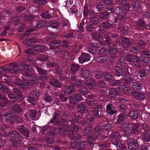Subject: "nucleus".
<instances>
[{
    "mask_svg": "<svg viewBox=\"0 0 150 150\" xmlns=\"http://www.w3.org/2000/svg\"><path fill=\"white\" fill-rule=\"evenodd\" d=\"M34 50L38 52H42L44 51L45 47L41 45H37L34 46Z\"/></svg>",
    "mask_w": 150,
    "mask_h": 150,
    "instance_id": "55",
    "label": "nucleus"
},
{
    "mask_svg": "<svg viewBox=\"0 0 150 150\" xmlns=\"http://www.w3.org/2000/svg\"><path fill=\"white\" fill-rule=\"evenodd\" d=\"M128 146V150H137L139 146L137 141L132 139L128 140L127 142Z\"/></svg>",
    "mask_w": 150,
    "mask_h": 150,
    "instance_id": "9",
    "label": "nucleus"
},
{
    "mask_svg": "<svg viewBox=\"0 0 150 150\" xmlns=\"http://www.w3.org/2000/svg\"><path fill=\"white\" fill-rule=\"evenodd\" d=\"M128 116L131 119L136 120L138 117V112L135 110H132L128 112Z\"/></svg>",
    "mask_w": 150,
    "mask_h": 150,
    "instance_id": "40",
    "label": "nucleus"
},
{
    "mask_svg": "<svg viewBox=\"0 0 150 150\" xmlns=\"http://www.w3.org/2000/svg\"><path fill=\"white\" fill-rule=\"evenodd\" d=\"M8 134L10 137L13 138L16 141H18L22 139L21 135L16 131H9Z\"/></svg>",
    "mask_w": 150,
    "mask_h": 150,
    "instance_id": "15",
    "label": "nucleus"
},
{
    "mask_svg": "<svg viewBox=\"0 0 150 150\" xmlns=\"http://www.w3.org/2000/svg\"><path fill=\"white\" fill-rule=\"evenodd\" d=\"M80 68V65L75 63H73L70 66V70L73 73H76L79 70Z\"/></svg>",
    "mask_w": 150,
    "mask_h": 150,
    "instance_id": "45",
    "label": "nucleus"
},
{
    "mask_svg": "<svg viewBox=\"0 0 150 150\" xmlns=\"http://www.w3.org/2000/svg\"><path fill=\"white\" fill-rule=\"evenodd\" d=\"M117 89L120 92L125 94L129 93L130 88L126 85L122 83L118 86Z\"/></svg>",
    "mask_w": 150,
    "mask_h": 150,
    "instance_id": "16",
    "label": "nucleus"
},
{
    "mask_svg": "<svg viewBox=\"0 0 150 150\" xmlns=\"http://www.w3.org/2000/svg\"><path fill=\"white\" fill-rule=\"evenodd\" d=\"M130 4L132 7V10L134 12L138 11L140 8V4L139 1L137 0H133L131 1Z\"/></svg>",
    "mask_w": 150,
    "mask_h": 150,
    "instance_id": "18",
    "label": "nucleus"
},
{
    "mask_svg": "<svg viewBox=\"0 0 150 150\" xmlns=\"http://www.w3.org/2000/svg\"><path fill=\"white\" fill-rule=\"evenodd\" d=\"M94 120L95 118L94 116L91 115L90 117H88L86 121L85 120H83L80 122V123L81 125L83 126L87 125V123L92 124L93 123Z\"/></svg>",
    "mask_w": 150,
    "mask_h": 150,
    "instance_id": "31",
    "label": "nucleus"
},
{
    "mask_svg": "<svg viewBox=\"0 0 150 150\" xmlns=\"http://www.w3.org/2000/svg\"><path fill=\"white\" fill-rule=\"evenodd\" d=\"M102 110V106L100 105L96 106L93 110L94 116L98 118H101L102 117L101 115Z\"/></svg>",
    "mask_w": 150,
    "mask_h": 150,
    "instance_id": "22",
    "label": "nucleus"
},
{
    "mask_svg": "<svg viewBox=\"0 0 150 150\" xmlns=\"http://www.w3.org/2000/svg\"><path fill=\"white\" fill-rule=\"evenodd\" d=\"M86 108V104L83 102L78 104L77 106L78 111L82 114L85 112Z\"/></svg>",
    "mask_w": 150,
    "mask_h": 150,
    "instance_id": "30",
    "label": "nucleus"
},
{
    "mask_svg": "<svg viewBox=\"0 0 150 150\" xmlns=\"http://www.w3.org/2000/svg\"><path fill=\"white\" fill-rule=\"evenodd\" d=\"M79 129V127L77 125H74L72 126L70 128V131L69 132V137H72L73 136V134L74 133L76 132Z\"/></svg>",
    "mask_w": 150,
    "mask_h": 150,
    "instance_id": "51",
    "label": "nucleus"
},
{
    "mask_svg": "<svg viewBox=\"0 0 150 150\" xmlns=\"http://www.w3.org/2000/svg\"><path fill=\"white\" fill-rule=\"evenodd\" d=\"M89 18L91 24L94 25H98L99 23V18L96 16L90 15Z\"/></svg>",
    "mask_w": 150,
    "mask_h": 150,
    "instance_id": "35",
    "label": "nucleus"
},
{
    "mask_svg": "<svg viewBox=\"0 0 150 150\" xmlns=\"http://www.w3.org/2000/svg\"><path fill=\"white\" fill-rule=\"evenodd\" d=\"M69 102L72 104H75L79 101L83 100L82 95L76 93H74L69 96Z\"/></svg>",
    "mask_w": 150,
    "mask_h": 150,
    "instance_id": "8",
    "label": "nucleus"
},
{
    "mask_svg": "<svg viewBox=\"0 0 150 150\" xmlns=\"http://www.w3.org/2000/svg\"><path fill=\"white\" fill-rule=\"evenodd\" d=\"M49 56L45 54H40L37 57V60L42 63L48 61Z\"/></svg>",
    "mask_w": 150,
    "mask_h": 150,
    "instance_id": "32",
    "label": "nucleus"
},
{
    "mask_svg": "<svg viewBox=\"0 0 150 150\" xmlns=\"http://www.w3.org/2000/svg\"><path fill=\"white\" fill-rule=\"evenodd\" d=\"M100 47V45L96 42L91 43L88 44L87 50L90 53L95 54L97 51V49Z\"/></svg>",
    "mask_w": 150,
    "mask_h": 150,
    "instance_id": "12",
    "label": "nucleus"
},
{
    "mask_svg": "<svg viewBox=\"0 0 150 150\" xmlns=\"http://www.w3.org/2000/svg\"><path fill=\"white\" fill-rule=\"evenodd\" d=\"M140 61V58L137 55H134L133 63H134L135 66L139 69H140L142 67Z\"/></svg>",
    "mask_w": 150,
    "mask_h": 150,
    "instance_id": "38",
    "label": "nucleus"
},
{
    "mask_svg": "<svg viewBox=\"0 0 150 150\" xmlns=\"http://www.w3.org/2000/svg\"><path fill=\"white\" fill-rule=\"evenodd\" d=\"M21 16H16L15 17H12L10 20V22L13 23L15 25H17L21 23L20 18Z\"/></svg>",
    "mask_w": 150,
    "mask_h": 150,
    "instance_id": "59",
    "label": "nucleus"
},
{
    "mask_svg": "<svg viewBox=\"0 0 150 150\" xmlns=\"http://www.w3.org/2000/svg\"><path fill=\"white\" fill-rule=\"evenodd\" d=\"M87 139L90 146H92L94 144V142L96 140L95 137L92 133H90L87 135Z\"/></svg>",
    "mask_w": 150,
    "mask_h": 150,
    "instance_id": "42",
    "label": "nucleus"
},
{
    "mask_svg": "<svg viewBox=\"0 0 150 150\" xmlns=\"http://www.w3.org/2000/svg\"><path fill=\"white\" fill-rule=\"evenodd\" d=\"M61 54V58L64 60H70L72 59V56L69 52L67 50H61L60 51Z\"/></svg>",
    "mask_w": 150,
    "mask_h": 150,
    "instance_id": "17",
    "label": "nucleus"
},
{
    "mask_svg": "<svg viewBox=\"0 0 150 150\" xmlns=\"http://www.w3.org/2000/svg\"><path fill=\"white\" fill-rule=\"evenodd\" d=\"M84 84L86 87L92 89L95 85L94 81L91 79H89L85 81Z\"/></svg>",
    "mask_w": 150,
    "mask_h": 150,
    "instance_id": "48",
    "label": "nucleus"
},
{
    "mask_svg": "<svg viewBox=\"0 0 150 150\" xmlns=\"http://www.w3.org/2000/svg\"><path fill=\"white\" fill-rule=\"evenodd\" d=\"M121 128L124 132L127 133L132 128V124L123 122L121 124Z\"/></svg>",
    "mask_w": 150,
    "mask_h": 150,
    "instance_id": "23",
    "label": "nucleus"
},
{
    "mask_svg": "<svg viewBox=\"0 0 150 150\" xmlns=\"http://www.w3.org/2000/svg\"><path fill=\"white\" fill-rule=\"evenodd\" d=\"M102 130V127L100 125L97 126L94 129V133L96 137L99 136L101 134Z\"/></svg>",
    "mask_w": 150,
    "mask_h": 150,
    "instance_id": "60",
    "label": "nucleus"
},
{
    "mask_svg": "<svg viewBox=\"0 0 150 150\" xmlns=\"http://www.w3.org/2000/svg\"><path fill=\"white\" fill-rule=\"evenodd\" d=\"M119 108L122 113L126 114V113H128L129 111L127 106L125 104L122 103L120 105Z\"/></svg>",
    "mask_w": 150,
    "mask_h": 150,
    "instance_id": "52",
    "label": "nucleus"
},
{
    "mask_svg": "<svg viewBox=\"0 0 150 150\" xmlns=\"http://www.w3.org/2000/svg\"><path fill=\"white\" fill-rule=\"evenodd\" d=\"M117 16H113L111 18H109V21L112 24V25L114 24L116 26L117 25L118 23V18Z\"/></svg>",
    "mask_w": 150,
    "mask_h": 150,
    "instance_id": "62",
    "label": "nucleus"
},
{
    "mask_svg": "<svg viewBox=\"0 0 150 150\" xmlns=\"http://www.w3.org/2000/svg\"><path fill=\"white\" fill-rule=\"evenodd\" d=\"M104 7L103 6V4L99 1L98 2L96 5V11L98 13H99L102 11L104 9Z\"/></svg>",
    "mask_w": 150,
    "mask_h": 150,
    "instance_id": "57",
    "label": "nucleus"
},
{
    "mask_svg": "<svg viewBox=\"0 0 150 150\" xmlns=\"http://www.w3.org/2000/svg\"><path fill=\"white\" fill-rule=\"evenodd\" d=\"M70 78L71 84L74 85L75 86H79L81 84V81L78 79V77L75 73H72Z\"/></svg>",
    "mask_w": 150,
    "mask_h": 150,
    "instance_id": "11",
    "label": "nucleus"
},
{
    "mask_svg": "<svg viewBox=\"0 0 150 150\" xmlns=\"http://www.w3.org/2000/svg\"><path fill=\"white\" fill-rule=\"evenodd\" d=\"M125 56L127 62H129L130 63H133L134 56L132 54L129 53L126 54Z\"/></svg>",
    "mask_w": 150,
    "mask_h": 150,
    "instance_id": "64",
    "label": "nucleus"
},
{
    "mask_svg": "<svg viewBox=\"0 0 150 150\" xmlns=\"http://www.w3.org/2000/svg\"><path fill=\"white\" fill-rule=\"evenodd\" d=\"M103 76L105 81L107 82L111 81L112 78L111 73L108 71H105L103 73Z\"/></svg>",
    "mask_w": 150,
    "mask_h": 150,
    "instance_id": "36",
    "label": "nucleus"
},
{
    "mask_svg": "<svg viewBox=\"0 0 150 150\" xmlns=\"http://www.w3.org/2000/svg\"><path fill=\"white\" fill-rule=\"evenodd\" d=\"M120 95V93L117 91L116 89L110 88L108 92V97L110 98H115L117 96Z\"/></svg>",
    "mask_w": 150,
    "mask_h": 150,
    "instance_id": "19",
    "label": "nucleus"
},
{
    "mask_svg": "<svg viewBox=\"0 0 150 150\" xmlns=\"http://www.w3.org/2000/svg\"><path fill=\"white\" fill-rule=\"evenodd\" d=\"M60 113L57 112L54 113V116L50 121L47 125L42 126L41 128L42 133H45L50 128V127L53 128L59 127L58 133L61 135L66 134L69 131L70 125L68 124V121L66 118L61 117L59 119Z\"/></svg>",
    "mask_w": 150,
    "mask_h": 150,
    "instance_id": "2",
    "label": "nucleus"
},
{
    "mask_svg": "<svg viewBox=\"0 0 150 150\" xmlns=\"http://www.w3.org/2000/svg\"><path fill=\"white\" fill-rule=\"evenodd\" d=\"M8 96L10 99V101L13 103H15L17 101V98L12 92L8 93Z\"/></svg>",
    "mask_w": 150,
    "mask_h": 150,
    "instance_id": "54",
    "label": "nucleus"
},
{
    "mask_svg": "<svg viewBox=\"0 0 150 150\" xmlns=\"http://www.w3.org/2000/svg\"><path fill=\"white\" fill-rule=\"evenodd\" d=\"M60 23L57 21L54 20L50 21L48 23L47 26L48 29L51 27L52 28L57 29L59 27Z\"/></svg>",
    "mask_w": 150,
    "mask_h": 150,
    "instance_id": "29",
    "label": "nucleus"
},
{
    "mask_svg": "<svg viewBox=\"0 0 150 150\" xmlns=\"http://www.w3.org/2000/svg\"><path fill=\"white\" fill-rule=\"evenodd\" d=\"M140 124L139 123H134L132 124L131 131L132 133L134 134H138L139 132L141 129L140 127Z\"/></svg>",
    "mask_w": 150,
    "mask_h": 150,
    "instance_id": "34",
    "label": "nucleus"
},
{
    "mask_svg": "<svg viewBox=\"0 0 150 150\" xmlns=\"http://www.w3.org/2000/svg\"><path fill=\"white\" fill-rule=\"evenodd\" d=\"M37 113L35 110H30L29 111V116L31 119L34 120L36 118Z\"/></svg>",
    "mask_w": 150,
    "mask_h": 150,
    "instance_id": "56",
    "label": "nucleus"
},
{
    "mask_svg": "<svg viewBox=\"0 0 150 150\" xmlns=\"http://www.w3.org/2000/svg\"><path fill=\"white\" fill-rule=\"evenodd\" d=\"M75 87V86L72 84L65 86L64 88V94L67 95L74 92Z\"/></svg>",
    "mask_w": 150,
    "mask_h": 150,
    "instance_id": "21",
    "label": "nucleus"
},
{
    "mask_svg": "<svg viewBox=\"0 0 150 150\" xmlns=\"http://www.w3.org/2000/svg\"><path fill=\"white\" fill-rule=\"evenodd\" d=\"M123 68L119 66H116L114 69L113 76L117 79L123 77Z\"/></svg>",
    "mask_w": 150,
    "mask_h": 150,
    "instance_id": "14",
    "label": "nucleus"
},
{
    "mask_svg": "<svg viewBox=\"0 0 150 150\" xmlns=\"http://www.w3.org/2000/svg\"><path fill=\"white\" fill-rule=\"evenodd\" d=\"M91 58V55L89 53L82 52L78 58L79 63L83 64L85 62L88 61L90 60Z\"/></svg>",
    "mask_w": 150,
    "mask_h": 150,
    "instance_id": "13",
    "label": "nucleus"
},
{
    "mask_svg": "<svg viewBox=\"0 0 150 150\" xmlns=\"http://www.w3.org/2000/svg\"><path fill=\"white\" fill-rule=\"evenodd\" d=\"M106 112L109 115H113L118 112L117 106L115 103H108L106 106Z\"/></svg>",
    "mask_w": 150,
    "mask_h": 150,
    "instance_id": "6",
    "label": "nucleus"
},
{
    "mask_svg": "<svg viewBox=\"0 0 150 150\" xmlns=\"http://www.w3.org/2000/svg\"><path fill=\"white\" fill-rule=\"evenodd\" d=\"M131 95L134 98L139 100H143L145 97L144 93L135 91H133Z\"/></svg>",
    "mask_w": 150,
    "mask_h": 150,
    "instance_id": "20",
    "label": "nucleus"
},
{
    "mask_svg": "<svg viewBox=\"0 0 150 150\" xmlns=\"http://www.w3.org/2000/svg\"><path fill=\"white\" fill-rule=\"evenodd\" d=\"M103 76V73L101 71H97L94 72L92 75V77L94 80L99 79Z\"/></svg>",
    "mask_w": 150,
    "mask_h": 150,
    "instance_id": "43",
    "label": "nucleus"
},
{
    "mask_svg": "<svg viewBox=\"0 0 150 150\" xmlns=\"http://www.w3.org/2000/svg\"><path fill=\"white\" fill-rule=\"evenodd\" d=\"M121 40L124 47L125 48V50H127L131 45V42L126 37L122 38Z\"/></svg>",
    "mask_w": 150,
    "mask_h": 150,
    "instance_id": "33",
    "label": "nucleus"
},
{
    "mask_svg": "<svg viewBox=\"0 0 150 150\" xmlns=\"http://www.w3.org/2000/svg\"><path fill=\"white\" fill-rule=\"evenodd\" d=\"M114 13L116 15L119 20L120 21H125L126 18L125 13L123 12L122 7L117 6L114 8Z\"/></svg>",
    "mask_w": 150,
    "mask_h": 150,
    "instance_id": "5",
    "label": "nucleus"
},
{
    "mask_svg": "<svg viewBox=\"0 0 150 150\" xmlns=\"http://www.w3.org/2000/svg\"><path fill=\"white\" fill-rule=\"evenodd\" d=\"M139 77L142 79H144L146 77V70L144 69H141L139 72Z\"/></svg>",
    "mask_w": 150,
    "mask_h": 150,
    "instance_id": "61",
    "label": "nucleus"
},
{
    "mask_svg": "<svg viewBox=\"0 0 150 150\" xmlns=\"http://www.w3.org/2000/svg\"><path fill=\"white\" fill-rule=\"evenodd\" d=\"M39 94L40 92L38 91L32 90L30 93V96L27 97L26 100L29 103L35 105L37 102L38 97Z\"/></svg>",
    "mask_w": 150,
    "mask_h": 150,
    "instance_id": "4",
    "label": "nucleus"
},
{
    "mask_svg": "<svg viewBox=\"0 0 150 150\" xmlns=\"http://www.w3.org/2000/svg\"><path fill=\"white\" fill-rule=\"evenodd\" d=\"M108 52L109 54H115L117 52V49L113 45H109L108 48Z\"/></svg>",
    "mask_w": 150,
    "mask_h": 150,
    "instance_id": "50",
    "label": "nucleus"
},
{
    "mask_svg": "<svg viewBox=\"0 0 150 150\" xmlns=\"http://www.w3.org/2000/svg\"><path fill=\"white\" fill-rule=\"evenodd\" d=\"M109 15L110 13L109 12L105 11L100 13L99 16L100 19L101 21H103L108 19Z\"/></svg>",
    "mask_w": 150,
    "mask_h": 150,
    "instance_id": "37",
    "label": "nucleus"
},
{
    "mask_svg": "<svg viewBox=\"0 0 150 150\" xmlns=\"http://www.w3.org/2000/svg\"><path fill=\"white\" fill-rule=\"evenodd\" d=\"M108 57V54L98 57L97 59V62L99 63H104L107 62Z\"/></svg>",
    "mask_w": 150,
    "mask_h": 150,
    "instance_id": "47",
    "label": "nucleus"
},
{
    "mask_svg": "<svg viewBox=\"0 0 150 150\" xmlns=\"http://www.w3.org/2000/svg\"><path fill=\"white\" fill-rule=\"evenodd\" d=\"M140 60L144 67H145L148 65L150 63V60L148 58L144 55L141 57L140 58Z\"/></svg>",
    "mask_w": 150,
    "mask_h": 150,
    "instance_id": "39",
    "label": "nucleus"
},
{
    "mask_svg": "<svg viewBox=\"0 0 150 150\" xmlns=\"http://www.w3.org/2000/svg\"><path fill=\"white\" fill-rule=\"evenodd\" d=\"M49 82L50 84L54 88H61L62 87V86L61 83L55 79H50Z\"/></svg>",
    "mask_w": 150,
    "mask_h": 150,
    "instance_id": "27",
    "label": "nucleus"
},
{
    "mask_svg": "<svg viewBox=\"0 0 150 150\" xmlns=\"http://www.w3.org/2000/svg\"><path fill=\"white\" fill-rule=\"evenodd\" d=\"M20 64L22 68H19L16 63H11L6 68V71L11 74L21 73L23 81L29 85L32 86L35 84L38 81L37 78L35 75L30 73L33 71L32 67L23 62H21Z\"/></svg>",
    "mask_w": 150,
    "mask_h": 150,
    "instance_id": "1",
    "label": "nucleus"
},
{
    "mask_svg": "<svg viewBox=\"0 0 150 150\" xmlns=\"http://www.w3.org/2000/svg\"><path fill=\"white\" fill-rule=\"evenodd\" d=\"M12 110L16 114H20L22 112V109L18 105H15L13 106Z\"/></svg>",
    "mask_w": 150,
    "mask_h": 150,
    "instance_id": "49",
    "label": "nucleus"
},
{
    "mask_svg": "<svg viewBox=\"0 0 150 150\" xmlns=\"http://www.w3.org/2000/svg\"><path fill=\"white\" fill-rule=\"evenodd\" d=\"M69 137L71 138L72 141L76 142L78 143L81 138V137L79 134H73V136L72 137Z\"/></svg>",
    "mask_w": 150,
    "mask_h": 150,
    "instance_id": "58",
    "label": "nucleus"
},
{
    "mask_svg": "<svg viewBox=\"0 0 150 150\" xmlns=\"http://www.w3.org/2000/svg\"><path fill=\"white\" fill-rule=\"evenodd\" d=\"M17 129L24 136L27 138L29 137L30 132L27 128L24 125H18L17 127Z\"/></svg>",
    "mask_w": 150,
    "mask_h": 150,
    "instance_id": "10",
    "label": "nucleus"
},
{
    "mask_svg": "<svg viewBox=\"0 0 150 150\" xmlns=\"http://www.w3.org/2000/svg\"><path fill=\"white\" fill-rule=\"evenodd\" d=\"M79 74L82 78L86 79L89 76V71L85 68H81L80 69Z\"/></svg>",
    "mask_w": 150,
    "mask_h": 150,
    "instance_id": "24",
    "label": "nucleus"
},
{
    "mask_svg": "<svg viewBox=\"0 0 150 150\" xmlns=\"http://www.w3.org/2000/svg\"><path fill=\"white\" fill-rule=\"evenodd\" d=\"M82 82L81 84L79 86H75L76 88H78L79 91L81 95H84L86 94L88 92L87 89L84 86H82Z\"/></svg>",
    "mask_w": 150,
    "mask_h": 150,
    "instance_id": "46",
    "label": "nucleus"
},
{
    "mask_svg": "<svg viewBox=\"0 0 150 150\" xmlns=\"http://www.w3.org/2000/svg\"><path fill=\"white\" fill-rule=\"evenodd\" d=\"M142 137V139L145 143L150 142V134L148 132L143 133Z\"/></svg>",
    "mask_w": 150,
    "mask_h": 150,
    "instance_id": "44",
    "label": "nucleus"
},
{
    "mask_svg": "<svg viewBox=\"0 0 150 150\" xmlns=\"http://www.w3.org/2000/svg\"><path fill=\"white\" fill-rule=\"evenodd\" d=\"M0 98L2 99L4 102V103L7 106H10L11 105V104L9 100L8 99L6 95L0 93Z\"/></svg>",
    "mask_w": 150,
    "mask_h": 150,
    "instance_id": "53",
    "label": "nucleus"
},
{
    "mask_svg": "<svg viewBox=\"0 0 150 150\" xmlns=\"http://www.w3.org/2000/svg\"><path fill=\"white\" fill-rule=\"evenodd\" d=\"M35 68L38 75L40 76L39 77L40 80L43 81L47 79L48 71L47 70L44 69L38 66H35Z\"/></svg>",
    "mask_w": 150,
    "mask_h": 150,
    "instance_id": "7",
    "label": "nucleus"
},
{
    "mask_svg": "<svg viewBox=\"0 0 150 150\" xmlns=\"http://www.w3.org/2000/svg\"><path fill=\"white\" fill-rule=\"evenodd\" d=\"M102 25L106 29H108L110 28L112 26V24L109 21L105 20L102 21Z\"/></svg>",
    "mask_w": 150,
    "mask_h": 150,
    "instance_id": "63",
    "label": "nucleus"
},
{
    "mask_svg": "<svg viewBox=\"0 0 150 150\" xmlns=\"http://www.w3.org/2000/svg\"><path fill=\"white\" fill-rule=\"evenodd\" d=\"M61 44V41L59 40L54 39L52 40L49 43L50 49L53 50L55 48L58 47L60 46Z\"/></svg>",
    "mask_w": 150,
    "mask_h": 150,
    "instance_id": "25",
    "label": "nucleus"
},
{
    "mask_svg": "<svg viewBox=\"0 0 150 150\" xmlns=\"http://www.w3.org/2000/svg\"><path fill=\"white\" fill-rule=\"evenodd\" d=\"M127 117V114L120 113L117 115V118L116 120V122L120 124L125 121Z\"/></svg>",
    "mask_w": 150,
    "mask_h": 150,
    "instance_id": "28",
    "label": "nucleus"
},
{
    "mask_svg": "<svg viewBox=\"0 0 150 150\" xmlns=\"http://www.w3.org/2000/svg\"><path fill=\"white\" fill-rule=\"evenodd\" d=\"M81 115L78 112H76L73 117H71L69 120L71 124L73 125L79 122V120L81 118Z\"/></svg>",
    "mask_w": 150,
    "mask_h": 150,
    "instance_id": "26",
    "label": "nucleus"
},
{
    "mask_svg": "<svg viewBox=\"0 0 150 150\" xmlns=\"http://www.w3.org/2000/svg\"><path fill=\"white\" fill-rule=\"evenodd\" d=\"M122 7L123 8V12L125 13L126 18H129V19H133L137 16V14L132 10L131 5L127 3L124 4Z\"/></svg>",
    "mask_w": 150,
    "mask_h": 150,
    "instance_id": "3",
    "label": "nucleus"
},
{
    "mask_svg": "<svg viewBox=\"0 0 150 150\" xmlns=\"http://www.w3.org/2000/svg\"><path fill=\"white\" fill-rule=\"evenodd\" d=\"M131 88L135 90L140 91L142 88L141 83L137 82H133L131 85H130Z\"/></svg>",
    "mask_w": 150,
    "mask_h": 150,
    "instance_id": "41",
    "label": "nucleus"
}]
</instances>
